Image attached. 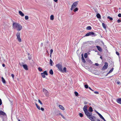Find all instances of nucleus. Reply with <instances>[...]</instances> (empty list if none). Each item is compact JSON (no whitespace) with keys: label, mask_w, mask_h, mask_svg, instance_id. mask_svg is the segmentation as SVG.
<instances>
[{"label":"nucleus","mask_w":121,"mask_h":121,"mask_svg":"<svg viewBox=\"0 0 121 121\" xmlns=\"http://www.w3.org/2000/svg\"><path fill=\"white\" fill-rule=\"evenodd\" d=\"M12 26L14 29H16L18 31H20L22 28V26L19 23L17 22H13Z\"/></svg>","instance_id":"obj_1"},{"label":"nucleus","mask_w":121,"mask_h":121,"mask_svg":"<svg viewBox=\"0 0 121 121\" xmlns=\"http://www.w3.org/2000/svg\"><path fill=\"white\" fill-rule=\"evenodd\" d=\"M78 1H76L73 3L72 5L71 8L70 9V10H72L77 7L78 4Z\"/></svg>","instance_id":"obj_2"},{"label":"nucleus","mask_w":121,"mask_h":121,"mask_svg":"<svg viewBox=\"0 0 121 121\" xmlns=\"http://www.w3.org/2000/svg\"><path fill=\"white\" fill-rule=\"evenodd\" d=\"M20 33L18 32L16 34V36L17 37V39L18 41L19 42H21L22 41L20 37Z\"/></svg>","instance_id":"obj_3"},{"label":"nucleus","mask_w":121,"mask_h":121,"mask_svg":"<svg viewBox=\"0 0 121 121\" xmlns=\"http://www.w3.org/2000/svg\"><path fill=\"white\" fill-rule=\"evenodd\" d=\"M56 66L57 67L59 71H62V65L61 64L59 63L56 65Z\"/></svg>","instance_id":"obj_4"},{"label":"nucleus","mask_w":121,"mask_h":121,"mask_svg":"<svg viewBox=\"0 0 121 121\" xmlns=\"http://www.w3.org/2000/svg\"><path fill=\"white\" fill-rule=\"evenodd\" d=\"M43 91L46 96H48L49 95V92L46 89L44 88H43Z\"/></svg>","instance_id":"obj_5"},{"label":"nucleus","mask_w":121,"mask_h":121,"mask_svg":"<svg viewBox=\"0 0 121 121\" xmlns=\"http://www.w3.org/2000/svg\"><path fill=\"white\" fill-rule=\"evenodd\" d=\"M88 118L91 121H95L96 117L92 115L89 117H88Z\"/></svg>","instance_id":"obj_6"},{"label":"nucleus","mask_w":121,"mask_h":121,"mask_svg":"<svg viewBox=\"0 0 121 121\" xmlns=\"http://www.w3.org/2000/svg\"><path fill=\"white\" fill-rule=\"evenodd\" d=\"M85 115L88 117H90L92 114V113L91 112H88V110L86 111L85 112H84Z\"/></svg>","instance_id":"obj_7"},{"label":"nucleus","mask_w":121,"mask_h":121,"mask_svg":"<svg viewBox=\"0 0 121 121\" xmlns=\"http://www.w3.org/2000/svg\"><path fill=\"white\" fill-rule=\"evenodd\" d=\"M95 34L93 32H90L86 34L85 36H87L90 35H94V36H95Z\"/></svg>","instance_id":"obj_8"},{"label":"nucleus","mask_w":121,"mask_h":121,"mask_svg":"<svg viewBox=\"0 0 121 121\" xmlns=\"http://www.w3.org/2000/svg\"><path fill=\"white\" fill-rule=\"evenodd\" d=\"M108 65L107 62H105V65L103 68L102 69V70H104L106 69L108 67Z\"/></svg>","instance_id":"obj_9"},{"label":"nucleus","mask_w":121,"mask_h":121,"mask_svg":"<svg viewBox=\"0 0 121 121\" xmlns=\"http://www.w3.org/2000/svg\"><path fill=\"white\" fill-rule=\"evenodd\" d=\"M41 74L42 77L43 78H45V75H48V73H47V72L46 71H44L43 73H41Z\"/></svg>","instance_id":"obj_10"},{"label":"nucleus","mask_w":121,"mask_h":121,"mask_svg":"<svg viewBox=\"0 0 121 121\" xmlns=\"http://www.w3.org/2000/svg\"><path fill=\"white\" fill-rule=\"evenodd\" d=\"M0 115H2L3 116H7L6 114L5 113L2 111V110H0Z\"/></svg>","instance_id":"obj_11"},{"label":"nucleus","mask_w":121,"mask_h":121,"mask_svg":"<svg viewBox=\"0 0 121 121\" xmlns=\"http://www.w3.org/2000/svg\"><path fill=\"white\" fill-rule=\"evenodd\" d=\"M83 110L84 112H85L86 111H87V106L86 105L84 106V107L83 108Z\"/></svg>","instance_id":"obj_12"},{"label":"nucleus","mask_w":121,"mask_h":121,"mask_svg":"<svg viewBox=\"0 0 121 121\" xmlns=\"http://www.w3.org/2000/svg\"><path fill=\"white\" fill-rule=\"evenodd\" d=\"M23 67L26 70H27L28 69L27 66L26 65H23Z\"/></svg>","instance_id":"obj_13"},{"label":"nucleus","mask_w":121,"mask_h":121,"mask_svg":"<svg viewBox=\"0 0 121 121\" xmlns=\"http://www.w3.org/2000/svg\"><path fill=\"white\" fill-rule=\"evenodd\" d=\"M19 14L22 17H23L24 16V14L21 11H19Z\"/></svg>","instance_id":"obj_14"},{"label":"nucleus","mask_w":121,"mask_h":121,"mask_svg":"<svg viewBox=\"0 0 121 121\" xmlns=\"http://www.w3.org/2000/svg\"><path fill=\"white\" fill-rule=\"evenodd\" d=\"M96 47L99 51L100 52L102 51V49L99 46H96Z\"/></svg>","instance_id":"obj_15"},{"label":"nucleus","mask_w":121,"mask_h":121,"mask_svg":"<svg viewBox=\"0 0 121 121\" xmlns=\"http://www.w3.org/2000/svg\"><path fill=\"white\" fill-rule=\"evenodd\" d=\"M117 101L118 103L121 104V98H119L118 99Z\"/></svg>","instance_id":"obj_16"},{"label":"nucleus","mask_w":121,"mask_h":121,"mask_svg":"<svg viewBox=\"0 0 121 121\" xmlns=\"http://www.w3.org/2000/svg\"><path fill=\"white\" fill-rule=\"evenodd\" d=\"M82 62H83L84 63H85L86 62V61L83 56L82 54Z\"/></svg>","instance_id":"obj_17"},{"label":"nucleus","mask_w":121,"mask_h":121,"mask_svg":"<svg viewBox=\"0 0 121 121\" xmlns=\"http://www.w3.org/2000/svg\"><path fill=\"white\" fill-rule=\"evenodd\" d=\"M59 108L60 109H61V110H64L65 108L61 105H59Z\"/></svg>","instance_id":"obj_18"},{"label":"nucleus","mask_w":121,"mask_h":121,"mask_svg":"<svg viewBox=\"0 0 121 121\" xmlns=\"http://www.w3.org/2000/svg\"><path fill=\"white\" fill-rule=\"evenodd\" d=\"M28 59L30 60L31 59V55L30 54V53H28Z\"/></svg>","instance_id":"obj_19"},{"label":"nucleus","mask_w":121,"mask_h":121,"mask_svg":"<svg viewBox=\"0 0 121 121\" xmlns=\"http://www.w3.org/2000/svg\"><path fill=\"white\" fill-rule=\"evenodd\" d=\"M99 117L102 119H103L104 121H106V120L104 119V118L100 114L99 115Z\"/></svg>","instance_id":"obj_20"},{"label":"nucleus","mask_w":121,"mask_h":121,"mask_svg":"<svg viewBox=\"0 0 121 121\" xmlns=\"http://www.w3.org/2000/svg\"><path fill=\"white\" fill-rule=\"evenodd\" d=\"M62 72L63 73L64 72H66V67H65L63 69H62V71H60Z\"/></svg>","instance_id":"obj_21"},{"label":"nucleus","mask_w":121,"mask_h":121,"mask_svg":"<svg viewBox=\"0 0 121 121\" xmlns=\"http://www.w3.org/2000/svg\"><path fill=\"white\" fill-rule=\"evenodd\" d=\"M50 20H53L54 19V17L53 15H52L50 17Z\"/></svg>","instance_id":"obj_22"},{"label":"nucleus","mask_w":121,"mask_h":121,"mask_svg":"<svg viewBox=\"0 0 121 121\" xmlns=\"http://www.w3.org/2000/svg\"><path fill=\"white\" fill-rule=\"evenodd\" d=\"M49 73L51 75H52L53 74V72L52 70V69H51L49 71Z\"/></svg>","instance_id":"obj_23"},{"label":"nucleus","mask_w":121,"mask_h":121,"mask_svg":"<svg viewBox=\"0 0 121 121\" xmlns=\"http://www.w3.org/2000/svg\"><path fill=\"white\" fill-rule=\"evenodd\" d=\"M91 26H89L87 27L86 28V29L87 30H91Z\"/></svg>","instance_id":"obj_24"},{"label":"nucleus","mask_w":121,"mask_h":121,"mask_svg":"<svg viewBox=\"0 0 121 121\" xmlns=\"http://www.w3.org/2000/svg\"><path fill=\"white\" fill-rule=\"evenodd\" d=\"M113 69H114V68H112L111 69V70H110L109 71V72H108V73H107V75L108 74L110 73H111L113 71Z\"/></svg>","instance_id":"obj_25"},{"label":"nucleus","mask_w":121,"mask_h":121,"mask_svg":"<svg viewBox=\"0 0 121 121\" xmlns=\"http://www.w3.org/2000/svg\"><path fill=\"white\" fill-rule=\"evenodd\" d=\"M2 79L3 83H6V81L5 80L3 77H2Z\"/></svg>","instance_id":"obj_26"},{"label":"nucleus","mask_w":121,"mask_h":121,"mask_svg":"<svg viewBox=\"0 0 121 121\" xmlns=\"http://www.w3.org/2000/svg\"><path fill=\"white\" fill-rule=\"evenodd\" d=\"M50 65L51 66H52L53 65H52L53 62H52V60L51 59H50Z\"/></svg>","instance_id":"obj_27"},{"label":"nucleus","mask_w":121,"mask_h":121,"mask_svg":"<svg viewBox=\"0 0 121 121\" xmlns=\"http://www.w3.org/2000/svg\"><path fill=\"white\" fill-rule=\"evenodd\" d=\"M96 16L97 17L99 18H101V16L100 14L99 13H98L96 15Z\"/></svg>","instance_id":"obj_28"},{"label":"nucleus","mask_w":121,"mask_h":121,"mask_svg":"<svg viewBox=\"0 0 121 121\" xmlns=\"http://www.w3.org/2000/svg\"><path fill=\"white\" fill-rule=\"evenodd\" d=\"M35 105H36L37 107V108H38V109H39V110L40 109V107H39V106L38 105V104H37L36 103Z\"/></svg>","instance_id":"obj_29"},{"label":"nucleus","mask_w":121,"mask_h":121,"mask_svg":"<svg viewBox=\"0 0 121 121\" xmlns=\"http://www.w3.org/2000/svg\"><path fill=\"white\" fill-rule=\"evenodd\" d=\"M89 110L91 112L93 111V110L92 107H89Z\"/></svg>","instance_id":"obj_30"},{"label":"nucleus","mask_w":121,"mask_h":121,"mask_svg":"<svg viewBox=\"0 0 121 121\" xmlns=\"http://www.w3.org/2000/svg\"><path fill=\"white\" fill-rule=\"evenodd\" d=\"M78 10V9L77 8H75L73 10V11L74 12H75L76 11H77Z\"/></svg>","instance_id":"obj_31"},{"label":"nucleus","mask_w":121,"mask_h":121,"mask_svg":"<svg viewBox=\"0 0 121 121\" xmlns=\"http://www.w3.org/2000/svg\"><path fill=\"white\" fill-rule=\"evenodd\" d=\"M102 25L103 27V28L104 29H106V26H105V25L104 23H102Z\"/></svg>","instance_id":"obj_32"},{"label":"nucleus","mask_w":121,"mask_h":121,"mask_svg":"<svg viewBox=\"0 0 121 121\" xmlns=\"http://www.w3.org/2000/svg\"><path fill=\"white\" fill-rule=\"evenodd\" d=\"M59 114H60V115H61V117H62L63 118V119H64L66 120V118H65V117H64L63 115L62 114H61V113H59Z\"/></svg>","instance_id":"obj_33"},{"label":"nucleus","mask_w":121,"mask_h":121,"mask_svg":"<svg viewBox=\"0 0 121 121\" xmlns=\"http://www.w3.org/2000/svg\"><path fill=\"white\" fill-rule=\"evenodd\" d=\"M74 93L76 96H78V93L77 92L75 91L74 92Z\"/></svg>","instance_id":"obj_34"},{"label":"nucleus","mask_w":121,"mask_h":121,"mask_svg":"<svg viewBox=\"0 0 121 121\" xmlns=\"http://www.w3.org/2000/svg\"><path fill=\"white\" fill-rule=\"evenodd\" d=\"M107 18L108 19H109L111 21L112 20H113L112 18L111 17H110L109 16H108V17Z\"/></svg>","instance_id":"obj_35"},{"label":"nucleus","mask_w":121,"mask_h":121,"mask_svg":"<svg viewBox=\"0 0 121 121\" xmlns=\"http://www.w3.org/2000/svg\"><path fill=\"white\" fill-rule=\"evenodd\" d=\"M24 63H23V62H21V63H19V64L21 66H23V65H24L23 64Z\"/></svg>","instance_id":"obj_36"},{"label":"nucleus","mask_w":121,"mask_h":121,"mask_svg":"<svg viewBox=\"0 0 121 121\" xmlns=\"http://www.w3.org/2000/svg\"><path fill=\"white\" fill-rule=\"evenodd\" d=\"M25 20H27L28 19V17L27 16H26L25 17Z\"/></svg>","instance_id":"obj_37"},{"label":"nucleus","mask_w":121,"mask_h":121,"mask_svg":"<svg viewBox=\"0 0 121 121\" xmlns=\"http://www.w3.org/2000/svg\"><path fill=\"white\" fill-rule=\"evenodd\" d=\"M84 56L85 58H86L87 57V53H86L84 54Z\"/></svg>","instance_id":"obj_38"},{"label":"nucleus","mask_w":121,"mask_h":121,"mask_svg":"<svg viewBox=\"0 0 121 121\" xmlns=\"http://www.w3.org/2000/svg\"><path fill=\"white\" fill-rule=\"evenodd\" d=\"M38 69L39 70L40 72H41L42 71V69L40 67L38 68Z\"/></svg>","instance_id":"obj_39"},{"label":"nucleus","mask_w":121,"mask_h":121,"mask_svg":"<svg viewBox=\"0 0 121 121\" xmlns=\"http://www.w3.org/2000/svg\"><path fill=\"white\" fill-rule=\"evenodd\" d=\"M79 115L80 117H82L83 116V115L81 113H79Z\"/></svg>","instance_id":"obj_40"},{"label":"nucleus","mask_w":121,"mask_h":121,"mask_svg":"<svg viewBox=\"0 0 121 121\" xmlns=\"http://www.w3.org/2000/svg\"><path fill=\"white\" fill-rule=\"evenodd\" d=\"M50 54H51L50 56H51V54L53 52V50L52 49H51L50 50Z\"/></svg>","instance_id":"obj_41"},{"label":"nucleus","mask_w":121,"mask_h":121,"mask_svg":"<svg viewBox=\"0 0 121 121\" xmlns=\"http://www.w3.org/2000/svg\"><path fill=\"white\" fill-rule=\"evenodd\" d=\"M38 102H39V103L41 104V105L43 104V103L41 102V101H40V100L39 99L38 100Z\"/></svg>","instance_id":"obj_42"},{"label":"nucleus","mask_w":121,"mask_h":121,"mask_svg":"<svg viewBox=\"0 0 121 121\" xmlns=\"http://www.w3.org/2000/svg\"><path fill=\"white\" fill-rule=\"evenodd\" d=\"M85 87L86 88H88V86L86 84L85 85Z\"/></svg>","instance_id":"obj_43"},{"label":"nucleus","mask_w":121,"mask_h":121,"mask_svg":"<svg viewBox=\"0 0 121 121\" xmlns=\"http://www.w3.org/2000/svg\"><path fill=\"white\" fill-rule=\"evenodd\" d=\"M95 112H96V113H97L99 116V115H100V113H99V112H98L97 111H95Z\"/></svg>","instance_id":"obj_44"},{"label":"nucleus","mask_w":121,"mask_h":121,"mask_svg":"<svg viewBox=\"0 0 121 121\" xmlns=\"http://www.w3.org/2000/svg\"><path fill=\"white\" fill-rule=\"evenodd\" d=\"M11 76H12V77L13 78V79H14V75L13 74H11Z\"/></svg>","instance_id":"obj_45"},{"label":"nucleus","mask_w":121,"mask_h":121,"mask_svg":"<svg viewBox=\"0 0 121 121\" xmlns=\"http://www.w3.org/2000/svg\"><path fill=\"white\" fill-rule=\"evenodd\" d=\"M2 104V100L0 99V105H1Z\"/></svg>","instance_id":"obj_46"},{"label":"nucleus","mask_w":121,"mask_h":121,"mask_svg":"<svg viewBox=\"0 0 121 121\" xmlns=\"http://www.w3.org/2000/svg\"><path fill=\"white\" fill-rule=\"evenodd\" d=\"M116 53L118 56H119V53L117 52H116Z\"/></svg>","instance_id":"obj_47"},{"label":"nucleus","mask_w":121,"mask_h":121,"mask_svg":"<svg viewBox=\"0 0 121 121\" xmlns=\"http://www.w3.org/2000/svg\"><path fill=\"white\" fill-rule=\"evenodd\" d=\"M117 22L118 23H120V22L121 21L119 19L117 20Z\"/></svg>","instance_id":"obj_48"},{"label":"nucleus","mask_w":121,"mask_h":121,"mask_svg":"<svg viewBox=\"0 0 121 121\" xmlns=\"http://www.w3.org/2000/svg\"><path fill=\"white\" fill-rule=\"evenodd\" d=\"M60 112L59 111H57V112L58 113L57 114H56V115H60V114H59V112Z\"/></svg>","instance_id":"obj_49"},{"label":"nucleus","mask_w":121,"mask_h":121,"mask_svg":"<svg viewBox=\"0 0 121 121\" xmlns=\"http://www.w3.org/2000/svg\"><path fill=\"white\" fill-rule=\"evenodd\" d=\"M118 16L119 17H121V13H119L118 15Z\"/></svg>","instance_id":"obj_50"},{"label":"nucleus","mask_w":121,"mask_h":121,"mask_svg":"<svg viewBox=\"0 0 121 121\" xmlns=\"http://www.w3.org/2000/svg\"><path fill=\"white\" fill-rule=\"evenodd\" d=\"M94 93L95 94H98L99 93V92H98L96 91L94 92Z\"/></svg>","instance_id":"obj_51"},{"label":"nucleus","mask_w":121,"mask_h":121,"mask_svg":"<svg viewBox=\"0 0 121 121\" xmlns=\"http://www.w3.org/2000/svg\"><path fill=\"white\" fill-rule=\"evenodd\" d=\"M95 65H96L97 66H98L99 65V64H98L97 63H96L95 64Z\"/></svg>","instance_id":"obj_52"},{"label":"nucleus","mask_w":121,"mask_h":121,"mask_svg":"<svg viewBox=\"0 0 121 121\" xmlns=\"http://www.w3.org/2000/svg\"><path fill=\"white\" fill-rule=\"evenodd\" d=\"M40 109L43 111L44 110V109L43 108H41Z\"/></svg>","instance_id":"obj_53"},{"label":"nucleus","mask_w":121,"mask_h":121,"mask_svg":"<svg viewBox=\"0 0 121 121\" xmlns=\"http://www.w3.org/2000/svg\"><path fill=\"white\" fill-rule=\"evenodd\" d=\"M89 88L90 89V90H91V91H93V90L90 87H89Z\"/></svg>","instance_id":"obj_54"},{"label":"nucleus","mask_w":121,"mask_h":121,"mask_svg":"<svg viewBox=\"0 0 121 121\" xmlns=\"http://www.w3.org/2000/svg\"><path fill=\"white\" fill-rule=\"evenodd\" d=\"M87 103H88L86 101L84 102V104H87Z\"/></svg>","instance_id":"obj_55"},{"label":"nucleus","mask_w":121,"mask_h":121,"mask_svg":"<svg viewBox=\"0 0 121 121\" xmlns=\"http://www.w3.org/2000/svg\"><path fill=\"white\" fill-rule=\"evenodd\" d=\"M117 83L118 84H120V82H117Z\"/></svg>","instance_id":"obj_56"},{"label":"nucleus","mask_w":121,"mask_h":121,"mask_svg":"<svg viewBox=\"0 0 121 121\" xmlns=\"http://www.w3.org/2000/svg\"><path fill=\"white\" fill-rule=\"evenodd\" d=\"M5 65L4 64H2V66L3 67H5Z\"/></svg>","instance_id":"obj_57"},{"label":"nucleus","mask_w":121,"mask_h":121,"mask_svg":"<svg viewBox=\"0 0 121 121\" xmlns=\"http://www.w3.org/2000/svg\"><path fill=\"white\" fill-rule=\"evenodd\" d=\"M54 0L55 2H56L58 1V0Z\"/></svg>","instance_id":"obj_58"},{"label":"nucleus","mask_w":121,"mask_h":121,"mask_svg":"<svg viewBox=\"0 0 121 121\" xmlns=\"http://www.w3.org/2000/svg\"><path fill=\"white\" fill-rule=\"evenodd\" d=\"M97 121H100L99 119H97Z\"/></svg>","instance_id":"obj_59"},{"label":"nucleus","mask_w":121,"mask_h":121,"mask_svg":"<svg viewBox=\"0 0 121 121\" xmlns=\"http://www.w3.org/2000/svg\"><path fill=\"white\" fill-rule=\"evenodd\" d=\"M100 58H101V59H102V57L101 56H100Z\"/></svg>","instance_id":"obj_60"},{"label":"nucleus","mask_w":121,"mask_h":121,"mask_svg":"<svg viewBox=\"0 0 121 121\" xmlns=\"http://www.w3.org/2000/svg\"><path fill=\"white\" fill-rule=\"evenodd\" d=\"M18 121H20V119H18Z\"/></svg>","instance_id":"obj_61"},{"label":"nucleus","mask_w":121,"mask_h":121,"mask_svg":"<svg viewBox=\"0 0 121 121\" xmlns=\"http://www.w3.org/2000/svg\"><path fill=\"white\" fill-rule=\"evenodd\" d=\"M43 44L42 43L41 44Z\"/></svg>","instance_id":"obj_62"},{"label":"nucleus","mask_w":121,"mask_h":121,"mask_svg":"<svg viewBox=\"0 0 121 121\" xmlns=\"http://www.w3.org/2000/svg\"><path fill=\"white\" fill-rule=\"evenodd\" d=\"M43 44L42 43L41 44Z\"/></svg>","instance_id":"obj_63"},{"label":"nucleus","mask_w":121,"mask_h":121,"mask_svg":"<svg viewBox=\"0 0 121 121\" xmlns=\"http://www.w3.org/2000/svg\"><path fill=\"white\" fill-rule=\"evenodd\" d=\"M119 9H120V8H119Z\"/></svg>","instance_id":"obj_64"}]
</instances>
